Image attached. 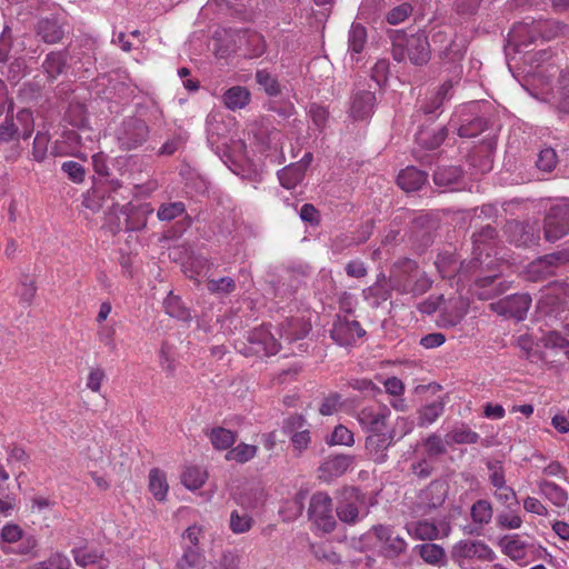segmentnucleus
<instances>
[{
    "label": "nucleus",
    "instance_id": "1",
    "mask_svg": "<svg viewBox=\"0 0 569 569\" xmlns=\"http://www.w3.org/2000/svg\"><path fill=\"white\" fill-rule=\"evenodd\" d=\"M391 40L392 58L398 62H403L406 59L413 66H425L429 62L431 57L430 43L425 31L416 33H407L405 30H393L389 33Z\"/></svg>",
    "mask_w": 569,
    "mask_h": 569
},
{
    "label": "nucleus",
    "instance_id": "2",
    "mask_svg": "<svg viewBox=\"0 0 569 569\" xmlns=\"http://www.w3.org/2000/svg\"><path fill=\"white\" fill-rule=\"evenodd\" d=\"M33 131L32 112L22 109L17 117H6L0 123V153L8 161L16 160L21 154L20 139L30 138Z\"/></svg>",
    "mask_w": 569,
    "mask_h": 569
},
{
    "label": "nucleus",
    "instance_id": "3",
    "mask_svg": "<svg viewBox=\"0 0 569 569\" xmlns=\"http://www.w3.org/2000/svg\"><path fill=\"white\" fill-rule=\"evenodd\" d=\"M389 280L393 290L412 297L425 295L432 286V280L418 262L409 258H400L392 264Z\"/></svg>",
    "mask_w": 569,
    "mask_h": 569
},
{
    "label": "nucleus",
    "instance_id": "4",
    "mask_svg": "<svg viewBox=\"0 0 569 569\" xmlns=\"http://www.w3.org/2000/svg\"><path fill=\"white\" fill-rule=\"evenodd\" d=\"M553 27L559 29L556 22L548 20H532L530 23L515 26L509 34L508 44L513 46L517 52L526 51L538 38L549 40L557 34Z\"/></svg>",
    "mask_w": 569,
    "mask_h": 569
},
{
    "label": "nucleus",
    "instance_id": "5",
    "mask_svg": "<svg viewBox=\"0 0 569 569\" xmlns=\"http://www.w3.org/2000/svg\"><path fill=\"white\" fill-rule=\"evenodd\" d=\"M246 341H237L236 348L246 357L272 356L279 351L280 343L264 326L249 331Z\"/></svg>",
    "mask_w": 569,
    "mask_h": 569
},
{
    "label": "nucleus",
    "instance_id": "6",
    "mask_svg": "<svg viewBox=\"0 0 569 569\" xmlns=\"http://www.w3.org/2000/svg\"><path fill=\"white\" fill-rule=\"evenodd\" d=\"M438 228L439 218L433 212H421L415 216L409 224V240L412 247L423 252L433 243Z\"/></svg>",
    "mask_w": 569,
    "mask_h": 569
},
{
    "label": "nucleus",
    "instance_id": "7",
    "mask_svg": "<svg viewBox=\"0 0 569 569\" xmlns=\"http://www.w3.org/2000/svg\"><path fill=\"white\" fill-rule=\"evenodd\" d=\"M150 129L143 119L128 117L117 129L118 146L123 151H131L141 147L149 138Z\"/></svg>",
    "mask_w": 569,
    "mask_h": 569
},
{
    "label": "nucleus",
    "instance_id": "8",
    "mask_svg": "<svg viewBox=\"0 0 569 569\" xmlns=\"http://www.w3.org/2000/svg\"><path fill=\"white\" fill-rule=\"evenodd\" d=\"M336 513L340 521L355 525L359 520V507L365 505L366 495L357 487H343L337 491Z\"/></svg>",
    "mask_w": 569,
    "mask_h": 569
},
{
    "label": "nucleus",
    "instance_id": "9",
    "mask_svg": "<svg viewBox=\"0 0 569 569\" xmlns=\"http://www.w3.org/2000/svg\"><path fill=\"white\" fill-rule=\"evenodd\" d=\"M543 233L549 242L569 234V202L562 201L550 207L543 219Z\"/></svg>",
    "mask_w": 569,
    "mask_h": 569
},
{
    "label": "nucleus",
    "instance_id": "10",
    "mask_svg": "<svg viewBox=\"0 0 569 569\" xmlns=\"http://www.w3.org/2000/svg\"><path fill=\"white\" fill-rule=\"evenodd\" d=\"M332 510V499L327 492L318 491L312 495L308 516L325 532H332L337 526Z\"/></svg>",
    "mask_w": 569,
    "mask_h": 569
},
{
    "label": "nucleus",
    "instance_id": "11",
    "mask_svg": "<svg viewBox=\"0 0 569 569\" xmlns=\"http://www.w3.org/2000/svg\"><path fill=\"white\" fill-rule=\"evenodd\" d=\"M482 104L478 101L469 102L460 113L458 134L462 138L477 137L488 129L489 118L481 112Z\"/></svg>",
    "mask_w": 569,
    "mask_h": 569
},
{
    "label": "nucleus",
    "instance_id": "12",
    "mask_svg": "<svg viewBox=\"0 0 569 569\" xmlns=\"http://www.w3.org/2000/svg\"><path fill=\"white\" fill-rule=\"evenodd\" d=\"M510 288V282L500 273L480 276L470 286L473 296L479 300H491L503 295Z\"/></svg>",
    "mask_w": 569,
    "mask_h": 569
},
{
    "label": "nucleus",
    "instance_id": "13",
    "mask_svg": "<svg viewBox=\"0 0 569 569\" xmlns=\"http://www.w3.org/2000/svg\"><path fill=\"white\" fill-rule=\"evenodd\" d=\"M377 540L380 542V555L386 559H395L407 550V542L400 536H395L390 527L376 525L371 528Z\"/></svg>",
    "mask_w": 569,
    "mask_h": 569
},
{
    "label": "nucleus",
    "instance_id": "14",
    "mask_svg": "<svg viewBox=\"0 0 569 569\" xmlns=\"http://www.w3.org/2000/svg\"><path fill=\"white\" fill-rule=\"evenodd\" d=\"M451 558L460 563L465 559L477 558L485 561H493L496 553L482 541L460 540L451 549Z\"/></svg>",
    "mask_w": 569,
    "mask_h": 569
},
{
    "label": "nucleus",
    "instance_id": "15",
    "mask_svg": "<svg viewBox=\"0 0 569 569\" xmlns=\"http://www.w3.org/2000/svg\"><path fill=\"white\" fill-rule=\"evenodd\" d=\"M531 297L528 293H516L491 303V308L498 313L508 318L521 321L526 318L531 306Z\"/></svg>",
    "mask_w": 569,
    "mask_h": 569
},
{
    "label": "nucleus",
    "instance_id": "16",
    "mask_svg": "<svg viewBox=\"0 0 569 569\" xmlns=\"http://www.w3.org/2000/svg\"><path fill=\"white\" fill-rule=\"evenodd\" d=\"M390 413V409L386 406L365 407L358 412L357 419L362 429L369 433H376L386 429Z\"/></svg>",
    "mask_w": 569,
    "mask_h": 569
},
{
    "label": "nucleus",
    "instance_id": "17",
    "mask_svg": "<svg viewBox=\"0 0 569 569\" xmlns=\"http://www.w3.org/2000/svg\"><path fill=\"white\" fill-rule=\"evenodd\" d=\"M507 240L517 247H529L539 240V234L530 223L509 220L505 226Z\"/></svg>",
    "mask_w": 569,
    "mask_h": 569
},
{
    "label": "nucleus",
    "instance_id": "18",
    "mask_svg": "<svg viewBox=\"0 0 569 569\" xmlns=\"http://www.w3.org/2000/svg\"><path fill=\"white\" fill-rule=\"evenodd\" d=\"M37 37L47 44H56L62 41L67 30L66 24L58 17H44L37 21L34 26Z\"/></svg>",
    "mask_w": 569,
    "mask_h": 569
},
{
    "label": "nucleus",
    "instance_id": "19",
    "mask_svg": "<svg viewBox=\"0 0 569 569\" xmlns=\"http://www.w3.org/2000/svg\"><path fill=\"white\" fill-rule=\"evenodd\" d=\"M396 436L395 429L389 432L370 433L366 438V450L370 459L376 463H383L387 461V450L393 442Z\"/></svg>",
    "mask_w": 569,
    "mask_h": 569
},
{
    "label": "nucleus",
    "instance_id": "20",
    "mask_svg": "<svg viewBox=\"0 0 569 569\" xmlns=\"http://www.w3.org/2000/svg\"><path fill=\"white\" fill-rule=\"evenodd\" d=\"M471 241L473 246L472 253L475 258L471 263L476 267L480 261V256L486 249H490L495 247L499 241V232L496 227L488 223L486 226L480 227L476 230L471 236Z\"/></svg>",
    "mask_w": 569,
    "mask_h": 569
},
{
    "label": "nucleus",
    "instance_id": "21",
    "mask_svg": "<svg viewBox=\"0 0 569 569\" xmlns=\"http://www.w3.org/2000/svg\"><path fill=\"white\" fill-rule=\"evenodd\" d=\"M465 171L460 166H438L432 174L435 184L447 190H455L463 180Z\"/></svg>",
    "mask_w": 569,
    "mask_h": 569
},
{
    "label": "nucleus",
    "instance_id": "22",
    "mask_svg": "<svg viewBox=\"0 0 569 569\" xmlns=\"http://www.w3.org/2000/svg\"><path fill=\"white\" fill-rule=\"evenodd\" d=\"M376 94L370 90H357L351 100L350 116L355 120H365L373 113Z\"/></svg>",
    "mask_w": 569,
    "mask_h": 569
},
{
    "label": "nucleus",
    "instance_id": "23",
    "mask_svg": "<svg viewBox=\"0 0 569 569\" xmlns=\"http://www.w3.org/2000/svg\"><path fill=\"white\" fill-rule=\"evenodd\" d=\"M120 212L124 216L127 231H140L147 226L148 216L153 212L149 204L122 206Z\"/></svg>",
    "mask_w": 569,
    "mask_h": 569
},
{
    "label": "nucleus",
    "instance_id": "24",
    "mask_svg": "<svg viewBox=\"0 0 569 569\" xmlns=\"http://www.w3.org/2000/svg\"><path fill=\"white\" fill-rule=\"evenodd\" d=\"M41 68L47 76L49 82H53L60 74L64 73L68 68V51H51L46 56Z\"/></svg>",
    "mask_w": 569,
    "mask_h": 569
},
{
    "label": "nucleus",
    "instance_id": "25",
    "mask_svg": "<svg viewBox=\"0 0 569 569\" xmlns=\"http://www.w3.org/2000/svg\"><path fill=\"white\" fill-rule=\"evenodd\" d=\"M428 181V173L413 166L402 169L398 177V186L406 192L420 190Z\"/></svg>",
    "mask_w": 569,
    "mask_h": 569
},
{
    "label": "nucleus",
    "instance_id": "26",
    "mask_svg": "<svg viewBox=\"0 0 569 569\" xmlns=\"http://www.w3.org/2000/svg\"><path fill=\"white\" fill-rule=\"evenodd\" d=\"M447 137L448 129L446 126L438 128L422 127L416 134V141L427 150H435L443 143Z\"/></svg>",
    "mask_w": 569,
    "mask_h": 569
},
{
    "label": "nucleus",
    "instance_id": "27",
    "mask_svg": "<svg viewBox=\"0 0 569 569\" xmlns=\"http://www.w3.org/2000/svg\"><path fill=\"white\" fill-rule=\"evenodd\" d=\"M331 338L342 347L352 346L356 342V335L350 329L349 319L337 316L330 330Z\"/></svg>",
    "mask_w": 569,
    "mask_h": 569
},
{
    "label": "nucleus",
    "instance_id": "28",
    "mask_svg": "<svg viewBox=\"0 0 569 569\" xmlns=\"http://www.w3.org/2000/svg\"><path fill=\"white\" fill-rule=\"evenodd\" d=\"M423 561L431 566L443 567L447 565L445 549L436 543H422L415 548Z\"/></svg>",
    "mask_w": 569,
    "mask_h": 569
},
{
    "label": "nucleus",
    "instance_id": "29",
    "mask_svg": "<svg viewBox=\"0 0 569 569\" xmlns=\"http://www.w3.org/2000/svg\"><path fill=\"white\" fill-rule=\"evenodd\" d=\"M498 545L502 552L513 560L523 559L526 556L527 543L520 539L519 535L503 536Z\"/></svg>",
    "mask_w": 569,
    "mask_h": 569
},
{
    "label": "nucleus",
    "instance_id": "30",
    "mask_svg": "<svg viewBox=\"0 0 569 569\" xmlns=\"http://www.w3.org/2000/svg\"><path fill=\"white\" fill-rule=\"evenodd\" d=\"M305 166L291 163L278 171L280 184L286 189L296 188L305 178Z\"/></svg>",
    "mask_w": 569,
    "mask_h": 569
},
{
    "label": "nucleus",
    "instance_id": "31",
    "mask_svg": "<svg viewBox=\"0 0 569 569\" xmlns=\"http://www.w3.org/2000/svg\"><path fill=\"white\" fill-rule=\"evenodd\" d=\"M250 102V91L242 86L229 88L223 94V103L230 110L242 109Z\"/></svg>",
    "mask_w": 569,
    "mask_h": 569
},
{
    "label": "nucleus",
    "instance_id": "32",
    "mask_svg": "<svg viewBox=\"0 0 569 569\" xmlns=\"http://www.w3.org/2000/svg\"><path fill=\"white\" fill-rule=\"evenodd\" d=\"M266 499L264 490L259 485L246 488L238 498V503L247 509H254L263 505Z\"/></svg>",
    "mask_w": 569,
    "mask_h": 569
},
{
    "label": "nucleus",
    "instance_id": "33",
    "mask_svg": "<svg viewBox=\"0 0 569 569\" xmlns=\"http://www.w3.org/2000/svg\"><path fill=\"white\" fill-rule=\"evenodd\" d=\"M526 274L530 281L537 282V281L546 280V279L555 276L556 273L550 268L546 258L543 256H541L528 264Z\"/></svg>",
    "mask_w": 569,
    "mask_h": 569
},
{
    "label": "nucleus",
    "instance_id": "34",
    "mask_svg": "<svg viewBox=\"0 0 569 569\" xmlns=\"http://www.w3.org/2000/svg\"><path fill=\"white\" fill-rule=\"evenodd\" d=\"M355 457L350 455H336L329 457L322 465L321 469L330 476H341L353 463Z\"/></svg>",
    "mask_w": 569,
    "mask_h": 569
},
{
    "label": "nucleus",
    "instance_id": "35",
    "mask_svg": "<svg viewBox=\"0 0 569 569\" xmlns=\"http://www.w3.org/2000/svg\"><path fill=\"white\" fill-rule=\"evenodd\" d=\"M163 307L166 312L172 318H177L186 322H189L192 319L190 310L182 303L178 296L170 293L164 299Z\"/></svg>",
    "mask_w": 569,
    "mask_h": 569
},
{
    "label": "nucleus",
    "instance_id": "36",
    "mask_svg": "<svg viewBox=\"0 0 569 569\" xmlns=\"http://www.w3.org/2000/svg\"><path fill=\"white\" fill-rule=\"evenodd\" d=\"M209 438L217 450H227L236 442L237 433L223 427H216L211 429Z\"/></svg>",
    "mask_w": 569,
    "mask_h": 569
},
{
    "label": "nucleus",
    "instance_id": "37",
    "mask_svg": "<svg viewBox=\"0 0 569 569\" xmlns=\"http://www.w3.org/2000/svg\"><path fill=\"white\" fill-rule=\"evenodd\" d=\"M559 97L557 110L561 114L569 116V66L561 70L559 79Z\"/></svg>",
    "mask_w": 569,
    "mask_h": 569
},
{
    "label": "nucleus",
    "instance_id": "38",
    "mask_svg": "<svg viewBox=\"0 0 569 569\" xmlns=\"http://www.w3.org/2000/svg\"><path fill=\"white\" fill-rule=\"evenodd\" d=\"M445 410V403L441 400H436L429 405L421 407L418 410V426L425 427L435 422Z\"/></svg>",
    "mask_w": 569,
    "mask_h": 569
},
{
    "label": "nucleus",
    "instance_id": "39",
    "mask_svg": "<svg viewBox=\"0 0 569 569\" xmlns=\"http://www.w3.org/2000/svg\"><path fill=\"white\" fill-rule=\"evenodd\" d=\"M540 492L555 506L562 507L568 500L567 492L557 483L543 480L539 483Z\"/></svg>",
    "mask_w": 569,
    "mask_h": 569
},
{
    "label": "nucleus",
    "instance_id": "40",
    "mask_svg": "<svg viewBox=\"0 0 569 569\" xmlns=\"http://www.w3.org/2000/svg\"><path fill=\"white\" fill-rule=\"evenodd\" d=\"M392 284L375 282L372 286L363 290V296L367 300H372L375 308L379 307L382 302L391 297Z\"/></svg>",
    "mask_w": 569,
    "mask_h": 569
},
{
    "label": "nucleus",
    "instance_id": "41",
    "mask_svg": "<svg viewBox=\"0 0 569 569\" xmlns=\"http://www.w3.org/2000/svg\"><path fill=\"white\" fill-rule=\"evenodd\" d=\"M257 446L241 442L226 453V460L246 463L257 455Z\"/></svg>",
    "mask_w": 569,
    "mask_h": 569
},
{
    "label": "nucleus",
    "instance_id": "42",
    "mask_svg": "<svg viewBox=\"0 0 569 569\" xmlns=\"http://www.w3.org/2000/svg\"><path fill=\"white\" fill-rule=\"evenodd\" d=\"M149 489L156 499L162 501L168 491L166 476L159 469H152L149 473Z\"/></svg>",
    "mask_w": 569,
    "mask_h": 569
},
{
    "label": "nucleus",
    "instance_id": "43",
    "mask_svg": "<svg viewBox=\"0 0 569 569\" xmlns=\"http://www.w3.org/2000/svg\"><path fill=\"white\" fill-rule=\"evenodd\" d=\"M207 473L199 467H188L181 475V482L190 490H197L206 481Z\"/></svg>",
    "mask_w": 569,
    "mask_h": 569
},
{
    "label": "nucleus",
    "instance_id": "44",
    "mask_svg": "<svg viewBox=\"0 0 569 569\" xmlns=\"http://www.w3.org/2000/svg\"><path fill=\"white\" fill-rule=\"evenodd\" d=\"M256 81L270 97H277L281 93V88L277 78L264 69L256 72Z\"/></svg>",
    "mask_w": 569,
    "mask_h": 569
},
{
    "label": "nucleus",
    "instance_id": "45",
    "mask_svg": "<svg viewBox=\"0 0 569 569\" xmlns=\"http://www.w3.org/2000/svg\"><path fill=\"white\" fill-rule=\"evenodd\" d=\"M471 518L479 525L489 523L492 518V507L488 500H477L471 507Z\"/></svg>",
    "mask_w": 569,
    "mask_h": 569
},
{
    "label": "nucleus",
    "instance_id": "46",
    "mask_svg": "<svg viewBox=\"0 0 569 569\" xmlns=\"http://www.w3.org/2000/svg\"><path fill=\"white\" fill-rule=\"evenodd\" d=\"M447 443H449V441L445 442L442 438L436 433L428 436L423 441L426 453L430 459L445 455L447 452Z\"/></svg>",
    "mask_w": 569,
    "mask_h": 569
},
{
    "label": "nucleus",
    "instance_id": "47",
    "mask_svg": "<svg viewBox=\"0 0 569 569\" xmlns=\"http://www.w3.org/2000/svg\"><path fill=\"white\" fill-rule=\"evenodd\" d=\"M253 519L247 512L233 510L230 515V529L233 533H244L251 529Z\"/></svg>",
    "mask_w": 569,
    "mask_h": 569
},
{
    "label": "nucleus",
    "instance_id": "48",
    "mask_svg": "<svg viewBox=\"0 0 569 569\" xmlns=\"http://www.w3.org/2000/svg\"><path fill=\"white\" fill-rule=\"evenodd\" d=\"M367 40L366 28L360 23H352L349 31V48L352 52L360 53Z\"/></svg>",
    "mask_w": 569,
    "mask_h": 569
},
{
    "label": "nucleus",
    "instance_id": "49",
    "mask_svg": "<svg viewBox=\"0 0 569 569\" xmlns=\"http://www.w3.org/2000/svg\"><path fill=\"white\" fill-rule=\"evenodd\" d=\"M37 292V286L34 279H32L29 274H22L20 282L18 295L20 297L21 302L30 306L33 301V298Z\"/></svg>",
    "mask_w": 569,
    "mask_h": 569
},
{
    "label": "nucleus",
    "instance_id": "50",
    "mask_svg": "<svg viewBox=\"0 0 569 569\" xmlns=\"http://www.w3.org/2000/svg\"><path fill=\"white\" fill-rule=\"evenodd\" d=\"M558 163V156L555 149L548 147L540 150L536 167L543 172H551Z\"/></svg>",
    "mask_w": 569,
    "mask_h": 569
},
{
    "label": "nucleus",
    "instance_id": "51",
    "mask_svg": "<svg viewBox=\"0 0 569 569\" xmlns=\"http://www.w3.org/2000/svg\"><path fill=\"white\" fill-rule=\"evenodd\" d=\"M186 211V206L181 201L161 204L157 216L161 221H171Z\"/></svg>",
    "mask_w": 569,
    "mask_h": 569
},
{
    "label": "nucleus",
    "instance_id": "52",
    "mask_svg": "<svg viewBox=\"0 0 569 569\" xmlns=\"http://www.w3.org/2000/svg\"><path fill=\"white\" fill-rule=\"evenodd\" d=\"M355 442L353 433L345 426L339 425L337 426L332 433L330 435V438L327 439V443L329 446L335 445H343V446H352Z\"/></svg>",
    "mask_w": 569,
    "mask_h": 569
},
{
    "label": "nucleus",
    "instance_id": "53",
    "mask_svg": "<svg viewBox=\"0 0 569 569\" xmlns=\"http://www.w3.org/2000/svg\"><path fill=\"white\" fill-rule=\"evenodd\" d=\"M266 40L262 34L258 32H250L247 37V49L249 58H258L266 52Z\"/></svg>",
    "mask_w": 569,
    "mask_h": 569
},
{
    "label": "nucleus",
    "instance_id": "54",
    "mask_svg": "<svg viewBox=\"0 0 569 569\" xmlns=\"http://www.w3.org/2000/svg\"><path fill=\"white\" fill-rule=\"evenodd\" d=\"M207 289L211 293L229 295L236 290V282L230 277L211 279L207 282Z\"/></svg>",
    "mask_w": 569,
    "mask_h": 569
},
{
    "label": "nucleus",
    "instance_id": "55",
    "mask_svg": "<svg viewBox=\"0 0 569 569\" xmlns=\"http://www.w3.org/2000/svg\"><path fill=\"white\" fill-rule=\"evenodd\" d=\"M70 560L62 553H54L49 559L34 563L30 569H69Z\"/></svg>",
    "mask_w": 569,
    "mask_h": 569
},
{
    "label": "nucleus",
    "instance_id": "56",
    "mask_svg": "<svg viewBox=\"0 0 569 569\" xmlns=\"http://www.w3.org/2000/svg\"><path fill=\"white\" fill-rule=\"evenodd\" d=\"M61 170L68 176V178L74 183H81L86 177L84 167L73 160L64 161L61 166Z\"/></svg>",
    "mask_w": 569,
    "mask_h": 569
},
{
    "label": "nucleus",
    "instance_id": "57",
    "mask_svg": "<svg viewBox=\"0 0 569 569\" xmlns=\"http://www.w3.org/2000/svg\"><path fill=\"white\" fill-rule=\"evenodd\" d=\"M465 52V42L462 40L457 41V39H451L446 46L445 50L441 52L440 57L450 61H458L462 59Z\"/></svg>",
    "mask_w": 569,
    "mask_h": 569
},
{
    "label": "nucleus",
    "instance_id": "58",
    "mask_svg": "<svg viewBox=\"0 0 569 569\" xmlns=\"http://www.w3.org/2000/svg\"><path fill=\"white\" fill-rule=\"evenodd\" d=\"M72 553L76 563L80 567H87L89 565L97 563L102 558V555L97 550L88 551L86 549L79 548L73 549Z\"/></svg>",
    "mask_w": 569,
    "mask_h": 569
},
{
    "label": "nucleus",
    "instance_id": "59",
    "mask_svg": "<svg viewBox=\"0 0 569 569\" xmlns=\"http://www.w3.org/2000/svg\"><path fill=\"white\" fill-rule=\"evenodd\" d=\"M412 13V6L408 2H403L395 8H392L387 13V21L390 24H398L405 21Z\"/></svg>",
    "mask_w": 569,
    "mask_h": 569
},
{
    "label": "nucleus",
    "instance_id": "60",
    "mask_svg": "<svg viewBox=\"0 0 569 569\" xmlns=\"http://www.w3.org/2000/svg\"><path fill=\"white\" fill-rule=\"evenodd\" d=\"M543 257L556 273L558 268L569 264V248H562L551 253L543 254Z\"/></svg>",
    "mask_w": 569,
    "mask_h": 569
},
{
    "label": "nucleus",
    "instance_id": "61",
    "mask_svg": "<svg viewBox=\"0 0 569 569\" xmlns=\"http://www.w3.org/2000/svg\"><path fill=\"white\" fill-rule=\"evenodd\" d=\"M487 468L492 471L490 475L491 485L499 490L506 488L507 486H506L505 473H503V468L501 466V462L500 461H496V462L489 461L487 463Z\"/></svg>",
    "mask_w": 569,
    "mask_h": 569
},
{
    "label": "nucleus",
    "instance_id": "62",
    "mask_svg": "<svg viewBox=\"0 0 569 569\" xmlns=\"http://www.w3.org/2000/svg\"><path fill=\"white\" fill-rule=\"evenodd\" d=\"M450 440L455 443H477L479 440V435L470 429H458L453 430L448 435Z\"/></svg>",
    "mask_w": 569,
    "mask_h": 569
},
{
    "label": "nucleus",
    "instance_id": "63",
    "mask_svg": "<svg viewBox=\"0 0 569 569\" xmlns=\"http://www.w3.org/2000/svg\"><path fill=\"white\" fill-rule=\"evenodd\" d=\"M201 555L198 550L192 547L186 548L182 557L177 563L179 569H190L198 566Z\"/></svg>",
    "mask_w": 569,
    "mask_h": 569
},
{
    "label": "nucleus",
    "instance_id": "64",
    "mask_svg": "<svg viewBox=\"0 0 569 569\" xmlns=\"http://www.w3.org/2000/svg\"><path fill=\"white\" fill-rule=\"evenodd\" d=\"M240 557L231 550L223 551L219 560V567L214 569H239Z\"/></svg>",
    "mask_w": 569,
    "mask_h": 569
}]
</instances>
